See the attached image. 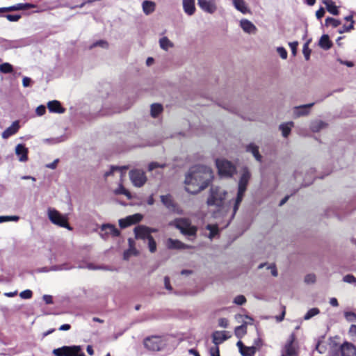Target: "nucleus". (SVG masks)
<instances>
[{
	"mask_svg": "<svg viewBox=\"0 0 356 356\" xmlns=\"http://www.w3.org/2000/svg\"><path fill=\"white\" fill-rule=\"evenodd\" d=\"M213 179L211 168L206 165H195L190 169L186 176L184 183L186 191L196 194L205 189Z\"/></svg>",
	"mask_w": 356,
	"mask_h": 356,
	"instance_id": "nucleus-1",
	"label": "nucleus"
},
{
	"mask_svg": "<svg viewBox=\"0 0 356 356\" xmlns=\"http://www.w3.org/2000/svg\"><path fill=\"white\" fill-rule=\"evenodd\" d=\"M172 225L188 239L194 240L195 238L197 228L196 226L191 225L189 219L185 218H177L172 222Z\"/></svg>",
	"mask_w": 356,
	"mask_h": 356,
	"instance_id": "nucleus-2",
	"label": "nucleus"
},
{
	"mask_svg": "<svg viewBox=\"0 0 356 356\" xmlns=\"http://www.w3.org/2000/svg\"><path fill=\"white\" fill-rule=\"evenodd\" d=\"M250 179V172L248 171L247 168H243V173H242L241 178L239 179V181H238L237 196L235 200V202H234V208H233L234 212H233L232 216H234L235 215L237 210L238 209L239 205L243 198L244 193L246 191L247 186H248Z\"/></svg>",
	"mask_w": 356,
	"mask_h": 356,
	"instance_id": "nucleus-3",
	"label": "nucleus"
},
{
	"mask_svg": "<svg viewBox=\"0 0 356 356\" xmlns=\"http://www.w3.org/2000/svg\"><path fill=\"white\" fill-rule=\"evenodd\" d=\"M227 191L219 186H211L207 204L209 207H221L225 202Z\"/></svg>",
	"mask_w": 356,
	"mask_h": 356,
	"instance_id": "nucleus-4",
	"label": "nucleus"
},
{
	"mask_svg": "<svg viewBox=\"0 0 356 356\" xmlns=\"http://www.w3.org/2000/svg\"><path fill=\"white\" fill-rule=\"evenodd\" d=\"M216 165L221 177H231L236 172V167L227 160L218 159Z\"/></svg>",
	"mask_w": 356,
	"mask_h": 356,
	"instance_id": "nucleus-5",
	"label": "nucleus"
},
{
	"mask_svg": "<svg viewBox=\"0 0 356 356\" xmlns=\"http://www.w3.org/2000/svg\"><path fill=\"white\" fill-rule=\"evenodd\" d=\"M48 217L53 224L61 227L67 228L69 230L72 229L67 222V218L60 213L55 209L49 208L48 209Z\"/></svg>",
	"mask_w": 356,
	"mask_h": 356,
	"instance_id": "nucleus-6",
	"label": "nucleus"
},
{
	"mask_svg": "<svg viewBox=\"0 0 356 356\" xmlns=\"http://www.w3.org/2000/svg\"><path fill=\"white\" fill-rule=\"evenodd\" d=\"M144 346L150 350L159 351L165 346V341L161 336H152L145 339Z\"/></svg>",
	"mask_w": 356,
	"mask_h": 356,
	"instance_id": "nucleus-7",
	"label": "nucleus"
},
{
	"mask_svg": "<svg viewBox=\"0 0 356 356\" xmlns=\"http://www.w3.org/2000/svg\"><path fill=\"white\" fill-rule=\"evenodd\" d=\"M129 177L131 182L136 187L143 186L147 181L145 172L140 170H131L129 172Z\"/></svg>",
	"mask_w": 356,
	"mask_h": 356,
	"instance_id": "nucleus-8",
	"label": "nucleus"
},
{
	"mask_svg": "<svg viewBox=\"0 0 356 356\" xmlns=\"http://www.w3.org/2000/svg\"><path fill=\"white\" fill-rule=\"evenodd\" d=\"M143 219V216L140 213H136L129 216L125 218L119 220V225L121 228H126L131 225L139 222Z\"/></svg>",
	"mask_w": 356,
	"mask_h": 356,
	"instance_id": "nucleus-9",
	"label": "nucleus"
},
{
	"mask_svg": "<svg viewBox=\"0 0 356 356\" xmlns=\"http://www.w3.org/2000/svg\"><path fill=\"white\" fill-rule=\"evenodd\" d=\"M36 6H37L35 4H33V3H17L15 5L8 6V7L0 8V13L11 12V11H15V10H26V9H29V8H36Z\"/></svg>",
	"mask_w": 356,
	"mask_h": 356,
	"instance_id": "nucleus-10",
	"label": "nucleus"
},
{
	"mask_svg": "<svg viewBox=\"0 0 356 356\" xmlns=\"http://www.w3.org/2000/svg\"><path fill=\"white\" fill-rule=\"evenodd\" d=\"M101 236L102 238H106L109 235L112 236H118L120 235V231L111 224L103 225L101 227Z\"/></svg>",
	"mask_w": 356,
	"mask_h": 356,
	"instance_id": "nucleus-11",
	"label": "nucleus"
},
{
	"mask_svg": "<svg viewBox=\"0 0 356 356\" xmlns=\"http://www.w3.org/2000/svg\"><path fill=\"white\" fill-rule=\"evenodd\" d=\"M198 5L202 10L208 13H213L216 10L214 0H198Z\"/></svg>",
	"mask_w": 356,
	"mask_h": 356,
	"instance_id": "nucleus-12",
	"label": "nucleus"
},
{
	"mask_svg": "<svg viewBox=\"0 0 356 356\" xmlns=\"http://www.w3.org/2000/svg\"><path fill=\"white\" fill-rule=\"evenodd\" d=\"M341 356H356V347L351 343L344 342L340 346Z\"/></svg>",
	"mask_w": 356,
	"mask_h": 356,
	"instance_id": "nucleus-13",
	"label": "nucleus"
},
{
	"mask_svg": "<svg viewBox=\"0 0 356 356\" xmlns=\"http://www.w3.org/2000/svg\"><path fill=\"white\" fill-rule=\"evenodd\" d=\"M134 233L137 238L149 239L150 234V228L145 226H138L135 227Z\"/></svg>",
	"mask_w": 356,
	"mask_h": 356,
	"instance_id": "nucleus-14",
	"label": "nucleus"
},
{
	"mask_svg": "<svg viewBox=\"0 0 356 356\" xmlns=\"http://www.w3.org/2000/svg\"><path fill=\"white\" fill-rule=\"evenodd\" d=\"M166 246L169 249H188L191 248L192 247L188 245H186L181 241L177 240V239H172V238H168L166 242Z\"/></svg>",
	"mask_w": 356,
	"mask_h": 356,
	"instance_id": "nucleus-15",
	"label": "nucleus"
},
{
	"mask_svg": "<svg viewBox=\"0 0 356 356\" xmlns=\"http://www.w3.org/2000/svg\"><path fill=\"white\" fill-rule=\"evenodd\" d=\"M28 148L23 144H18L15 147V154L21 162H26L28 160Z\"/></svg>",
	"mask_w": 356,
	"mask_h": 356,
	"instance_id": "nucleus-16",
	"label": "nucleus"
},
{
	"mask_svg": "<svg viewBox=\"0 0 356 356\" xmlns=\"http://www.w3.org/2000/svg\"><path fill=\"white\" fill-rule=\"evenodd\" d=\"M19 129V122L17 120H16V121L13 122L9 127L3 131L1 136L3 138L7 139L9 137H10L11 136L15 134L18 131Z\"/></svg>",
	"mask_w": 356,
	"mask_h": 356,
	"instance_id": "nucleus-17",
	"label": "nucleus"
},
{
	"mask_svg": "<svg viewBox=\"0 0 356 356\" xmlns=\"http://www.w3.org/2000/svg\"><path fill=\"white\" fill-rule=\"evenodd\" d=\"M229 337L227 336V332L226 331H215L212 334L213 343L218 346L225 341H226Z\"/></svg>",
	"mask_w": 356,
	"mask_h": 356,
	"instance_id": "nucleus-18",
	"label": "nucleus"
},
{
	"mask_svg": "<svg viewBox=\"0 0 356 356\" xmlns=\"http://www.w3.org/2000/svg\"><path fill=\"white\" fill-rule=\"evenodd\" d=\"M47 108L50 113H63L65 111V108L57 100L49 101L47 103Z\"/></svg>",
	"mask_w": 356,
	"mask_h": 356,
	"instance_id": "nucleus-19",
	"label": "nucleus"
},
{
	"mask_svg": "<svg viewBox=\"0 0 356 356\" xmlns=\"http://www.w3.org/2000/svg\"><path fill=\"white\" fill-rule=\"evenodd\" d=\"M241 29L247 33H255L257 31V27L250 20L243 19L240 22Z\"/></svg>",
	"mask_w": 356,
	"mask_h": 356,
	"instance_id": "nucleus-20",
	"label": "nucleus"
},
{
	"mask_svg": "<svg viewBox=\"0 0 356 356\" xmlns=\"http://www.w3.org/2000/svg\"><path fill=\"white\" fill-rule=\"evenodd\" d=\"M314 104L311 103L305 105H301L294 108L293 114L296 117H300L309 113L310 108Z\"/></svg>",
	"mask_w": 356,
	"mask_h": 356,
	"instance_id": "nucleus-21",
	"label": "nucleus"
},
{
	"mask_svg": "<svg viewBox=\"0 0 356 356\" xmlns=\"http://www.w3.org/2000/svg\"><path fill=\"white\" fill-rule=\"evenodd\" d=\"M234 8L243 14L250 13L246 2L244 0H232Z\"/></svg>",
	"mask_w": 356,
	"mask_h": 356,
	"instance_id": "nucleus-22",
	"label": "nucleus"
},
{
	"mask_svg": "<svg viewBox=\"0 0 356 356\" xmlns=\"http://www.w3.org/2000/svg\"><path fill=\"white\" fill-rule=\"evenodd\" d=\"M281 356H297V351L293 345V341L287 342L282 350Z\"/></svg>",
	"mask_w": 356,
	"mask_h": 356,
	"instance_id": "nucleus-23",
	"label": "nucleus"
},
{
	"mask_svg": "<svg viewBox=\"0 0 356 356\" xmlns=\"http://www.w3.org/2000/svg\"><path fill=\"white\" fill-rule=\"evenodd\" d=\"M161 200L162 203L165 206L167 209L170 211H175L176 209V204L170 195H165L161 196Z\"/></svg>",
	"mask_w": 356,
	"mask_h": 356,
	"instance_id": "nucleus-24",
	"label": "nucleus"
},
{
	"mask_svg": "<svg viewBox=\"0 0 356 356\" xmlns=\"http://www.w3.org/2000/svg\"><path fill=\"white\" fill-rule=\"evenodd\" d=\"M183 8L188 15H192L195 11V0H183Z\"/></svg>",
	"mask_w": 356,
	"mask_h": 356,
	"instance_id": "nucleus-25",
	"label": "nucleus"
},
{
	"mask_svg": "<svg viewBox=\"0 0 356 356\" xmlns=\"http://www.w3.org/2000/svg\"><path fill=\"white\" fill-rule=\"evenodd\" d=\"M323 3L325 5L326 9L330 13L334 15H339L338 8L332 0H323Z\"/></svg>",
	"mask_w": 356,
	"mask_h": 356,
	"instance_id": "nucleus-26",
	"label": "nucleus"
},
{
	"mask_svg": "<svg viewBox=\"0 0 356 356\" xmlns=\"http://www.w3.org/2000/svg\"><path fill=\"white\" fill-rule=\"evenodd\" d=\"M155 3L149 0L144 1L142 4L143 10L146 15L152 13L155 10Z\"/></svg>",
	"mask_w": 356,
	"mask_h": 356,
	"instance_id": "nucleus-27",
	"label": "nucleus"
},
{
	"mask_svg": "<svg viewBox=\"0 0 356 356\" xmlns=\"http://www.w3.org/2000/svg\"><path fill=\"white\" fill-rule=\"evenodd\" d=\"M258 149V147L253 143H250L246 147V151L251 152L256 160L260 162L261 161V156L260 155Z\"/></svg>",
	"mask_w": 356,
	"mask_h": 356,
	"instance_id": "nucleus-28",
	"label": "nucleus"
},
{
	"mask_svg": "<svg viewBox=\"0 0 356 356\" xmlns=\"http://www.w3.org/2000/svg\"><path fill=\"white\" fill-rule=\"evenodd\" d=\"M318 44L319 46L325 50L330 49L332 45V43L327 35H323L320 38Z\"/></svg>",
	"mask_w": 356,
	"mask_h": 356,
	"instance_id": "nucleus-29",
	"label": "nucleus"
},
{
	"mask_svg": "<svg viewBox=\"0 0 356 356\" xmlns=\"http://www.w3.org/2000/svg\"><path fill=\"white\" fill-rule=\"evenodd\" d=\"M72 349V346H63L59 348L54 349L53 353L56 356H69Z\"/></svg>",
	"mask_w": 356,
	"mask_h": 356,
	"instance_id": "nucleus-30",
	"label": "nucleus"
},
{
	"mask_svg": "<svg viewBox=\"0 0 356 356\" xmlns=\"http://www.w3.org/2000/svg\"><path fill=\"white\" fill-rule=\"evenodd\" d=\"M293 126V122H288L280 125V129L282 131V136L286 138L291 133V128Z\"/></svg>",
	"mask_w": 356,
	"mask_h": 356,
	"instance_id": "nucleus-31",
	"label": "nucleus"
},
{
	"mask_svg": "<svg viewBox=\"0 0 356 356\" xmlns=\"http://www.w3.org/2000/svg\"><path fill=\"white\" fill-rule=\"evenodd\" d=\"M314 177H315L314 170L311 168L309 170V172L307 174V175L304 178L302 186H306L310 185L313 182Z\"/></svg>",
	"mask_w": 356,
	"mask_h": 356,
	"instance_id": "nucleus-32",
	"label": "nucleus"
},
{
	"mask_svg": "<svg viewBox=\"0 0 356 356\" xmlns=\"http://www.w3.org/2000/svg\"><path fill=\"white\" fill-rule=\"evenodd\" d=\"M127 169V166H121V167L113 166V165L111 166L110 170H108L104 173V177H108V176L113 174L114 172H115V171L120 172V176H122L123 174V172L125 171Z\"/></svg>",
	"mask_w": 356,
	"mask_h": 356,
	"instance_id": "nucleus-33",
	"label": "nucleus"
},
{
	"mask_svg": "<svg viewBox=\"0 0 356 356\" xmlns=\"http://www.w3.org/2000/svg\"><path fill=\"white\" fill-rule=\"evenodd\" d=\"M159 44L161 48L165 51L173 47V43L167 37L161 38L159 40Z\"/></svg>",
	"mask_w": 356,
	"mask_h": 356,
	"instance_id": "nucleus-34",
	"label": "nucleus"
},
{
	"mask_svg": "<svg viewBox=\"0 0 356 356\" xmlns=\"http://www.w3.org/2000/svg\"><path fill=\"white\" fill-rule=\"evenodd\" d=\"M206 229L210 232L208 236V237L210 239H212L217 234H218L219 229H218V227L217 225H210V224H209V225H207L206 226Z\"/></svg>",
	"mask_w": 356,
	"mask_h": 356,
	"instance_id": "nucleus-35",
	"label": "nucleus"
},
{
	"mask_svg": "<svg viewBox=\"0 0 356 356\" xmlns=\"http://www.w3.org/2000/svg\"><path fill=\"white\" fill-rule=\"evenodd\" d=\"M163 111V106L160 104H153L151 106V115L156 118Z\"/></svg>",
	"mask_w": 356,
	"mask_h": 356,
	"instance_id": "nucleus-36",
	"label": "nucleus"
},
{
	"mask_svg": "<svg viewBox=\"0 0 356 356\" xmlns=\"http://www.w3.org/2000/svg\"><path fill=\"white\" fill-rule=\"evenodd\" d=\"M247 332L246 323L237 326L234 330V333L236 337L242 338Z\"/></svg>",
	"mask_w": 356,
	"mask_h": 356,
	"instance_id": "nucleus-37",
	"label": "nucleus"
},
{
	"mask_svg": "<svg viewBox=\"0 0 356 356\" xmlns=\"http://www.w3.org/2000/svg\"><path fill=\"white\" fill-rule=\"evenodd\" d=\"M326 126L323 121H315L311 124L310 128L313 132H318Z\"/></svg>",
	"mask_w": 356,
	"mask_h": 356,
	"instance_id": "nucleus-38",
	"label": "nucleus"
},
{
	"mask_svg": "<svg viewBox=\"0 0 356 356\" xmlns=\"http://www.w3.org/2000/svg\"><path fill=\"white\" fill-rule=\"evenodd\" d=\"M80 268H88L89 270H107L108 268L103 266H96L92 263L81 264L78 266Z\"/></svg>",
	"mask_w": 356,
	"mask_h": 356,
	"instance_id": "nucleus-39",
	"label": "nucleus"
},
{
	"mask_svg": "<svg viewBox=\"0 0 356 356\" xmlns=\"http://www.w3.org/2000/svg\"><path fill=\"white\" fill-rule=\"evenodd\" d=\"M320 313L319 309L316 307L312 308L308 310V312L304 316V320L308 321L312 317L318 315Z\"/></svg>",
	"mask_w": 356,
	"mask_h": 356,
	"instance_id": "nucleus-40",
	"label": "nucleus"
},
{
	"mask_svg": "<svg viewBox=\"0 0 356 356\" xmlns=\"http://www.w3.org/2000/svg\"><path fill=\"white\" fill-rule=\"evenodd\" d=\"M13 67L9 63H3L0 65V72L4 74L12 73Z\"/></svg>",
	"mask_w": 356,
	"mask_h": 356,
	"instance_id": "nucleus-41",
	"label": "nucleus"
},
{
	"mask_svg": "<svg viewBox=\"0 0 356 356\" xmlns=\"http://www.w3.org/2000/svg\"><path fill=\"white\" fill-rule=\"evenodd\" d=\"M325 24L327 26H332L333 28H336L341 24V21L332 17H327L325 19Z\"/></svg>",
	"mask_w": 356,
	"mask_h": 356,
	"instance_id": "nucleus-42",
	"label": "nucleus"
},
{
	"mask_svg": "<svg viewBox=\"0 0 356 356\" xmlns=\"http://www.w3.org/2000/svg\"><path fill=\"white\" fill-rule=\"evenodd\" d=\"M256 353V348L254 346L251 347H245L243 351H241V355L243 356H254Z\"/></svg>",
	"mask_w": 356,
	"mask_h": 356,
	"instance_id": "nucleus-43",
	"label": "nucleus"
},
{
	"mask_svg": "<svg viewBox=\"0 0 356 356\" xmlns=\"http://www.w3.org/2000/svg\"><path fill=\"white\" fill-rule=\"evenodd\" d=\"M115 194H123L127 197L128 199L131 198V193L123 187L122 185H120L119 187L115 191Z\"/></svg>",
	"mask_w": 356,
	"mask_h": 356,
	"instance_id": "nucleus-44",
	"label": "nucleus"
},
{
	"mask_svg": "<svg viewBox=\"0 0 356 356\" xmlns=\"http://www.w3.org/2000/svg\"><path fill=\"white\" fill-rule=\"evenodd\" d=\"M81 347L78 346H72V349L71 350L69 356H86L84 353H80Z\"/></svg>",
	"mask_w": 356,
	"mask_h": 356,
	"instance_id": "nucleus-45",
	"label": "nucleus"
},
{
	"mask_svg": "<svg viewBox=\"0 0 356 356\" xmlns=\"http://www.w3.org/2000/svg\"><path fill=\"white\" fill-rule=\"evenodd\" d=\"M309 41L307 42L304 45L302 48V53L304 54L305 58L306 60H309L310 58V54H311V49L309 47Z\"/></svg>",
	"mask_w": 356,
	"mask_h": 356,
	"instance_id": "nucleus-46",
	"label": "nucleus"
},
{
	"mask_svg": "<svg viewBox=\"0 0 356 356\" xmlns=\"http://www.w3.org/2000/svg\"><path fill=\"white\" fill-rule=\"evenodd\" d=\"M19 218L17 216H0V223L10 220L17 221Z\"/></svg>",
	"mask_w": 356,
	"mask_h": 356,
	"instance_id": "nucleus-47",
	"label": "nucleus"
},
{
	"mask_svg": "<svg viewBox=\"0 0 356 356\" xmlns=\"http://www.w3.org/2000/svg\"><path fill=\"white\" fill-rule=\"evenodd\" d=\"M148 241V248L151 252H154L156 250V243L153 236H149Z\"/></svg>",
	"mask_w": 356,
	"mask_h": 356,
	"instance_id": "nucleus-48",
	"label": "nucleus"
},
{
	"mask_svg": "<svg viewBox=\"0 0 356 356\" xmlns=\"http://www.w3.org/2000/svg\"><path fill=\"white\" fill-rule=\"evenodd\" d=\"M1 16L6 17L10 22H17L21 18V15L19 14H7Z\"/></svg>",
	"mask_w": 356,
	"mask_h": 356,
	"instance_id": "nucleus-49",
	"label": "nucleus"
},
{
	"mask_svg": "<svg viewBox=\"0 0 356 356\" xmlns=\"http://www.w3.org/2000/svg\"><path fill=\"white\" fill-rule=\"evenodd\" d=\"M246 302V298L243 295H238L234 299V302L238 305H242Z\"/></svg>",
	"mask_w": 356,
	"mask_h": 356,
	"instance_id": "nucleus-50",
	"label": "nucleus"
},
{
	"mask_svg": "<svg viewBox=\"0 0 356 356\" xmlns=\"http://www.w3.org/2000/svg\"><path fill=\"white\" fill-rule=\"evenodd\" d=\"M343 282L349 284H356V277L353 275H346L343 277Z\"/></svg>",
	"mask_w": 356,
	"mask_h": 356,
	"instance_id": "nucleus-51",
	"label": "nucleus"
},
{
	"mask_svg": "<svg viewBox=\"0 0 356 356\" xmlns=\"http://www.w3.org/2000/svg\"><path fill=\"white\" fill-rule=\"evenodd\" d=\"M32 296L33 292L29 289L24 290L19 293V296L22 299H30Z\"/></svg>",
	"mask_w": 356,
	"mask_h": 356,
	"instance_id": "nucleus-52",
	"label": "nucleus"
},
{
	"mask_svg": "<svg viewBox=\"0 0 356 356\" xmlns=\"http://www.w3.org/2000/svg\"><path fill=\"white\" fill-rule=\"evenodd\" d=\"M165 166V163H163V164H160L157 162H152L149 164L148 165V170L149 171H152L154 170V169H156V168H163Z\"/></svg>",
	"mask_w": 356,
	"mask_h": 356,
	"instance_id": "nucleus-53",
	"label": "nucleus"
},
{
	"mask_svg": "<svg viewBox=\"0 0 356 356\" xmlns=\"http://www.w3.org/2000/svg\"><path fill=\"white\" fill-rule=\"evenodd\" d=\"M277 51L282 59H286L287 58V51L284 47H277Z\"/></svg>",
	"mask_w": 356,
	"mask_h": 356,
	"instance_id": "nucleus-54",
	"label": "nucleus"
},
{
	"mask_svg": "<svg viewBox=\"0 0 356 356\" xmlns=\"http://www.w3.org/2000/svg\"><path fill=\"white\" fill-rule=\"evenodd\" d=\"M72 266H68L67 264H64L60 266H55L51 268L52 270H69L71 269Z\"/></svg>",
	"mask_w": 356,
	"mask_h": 356,
	"instance_id": "nucleus-55",
	"label": "nucleus"
},
{
	"mask_svg": "<svg viewBox=\"0 0 356 356\" xmlns=\"http://www.w3.org/2000/svg\"><path fill=\"white\" fill-rule=\"evenodd\" d=\"M102 47L103 48H107L108 47V43L105 40H99V41H97L96 42H95L91 47L90 48H92V47Z\"/></svg>",
	"mask_w": 356,
	"mask_h": 356,
	"instance_id": "nucleus-56",
	"label": "nucleus"
},
{
	"mask_svg": "<svg viewBox=\"0 0 356 356\" xmlns=\"http://www.w3.org/2000/svg\"><path fill=\"white\" fill-rule=\"evenodd\" d=\"M353 23H354V22H352V23H350V25H348V26H346V25L343 26L342 29L339 30V32L340 33H343L345 32L350 31V30H352L353 29Z\"/></svg>",
	"mask_w": 356,
	"mask_h": 356,
	"instance_id": "nucleus-57",
	"label": "nucleus"
},
{
	"mask_svg": "<svg viewBox=\"0 0 356 356\" xmlns=\"http://www.w3.org/2000/svg\"><path fill=\"white\" fill-rule=\"evenodd\" d=\"M210 355L211 356H220V351L218 346L215 345L214 347H211L210 348Z\"/></svg>",
	"mask_w": 356,
	"mask_h": 356,
	"instance_id": "nucleus-58",
	"label": "nucleus"
},
{
	"mask_svg": "<svg viewBox=\"0 0 356 356\" xmlns=\"http://www.w3.org/2000/svg\"><path fill=\"white\" fill-rule=\"evenodd\" d=\"M47 140L51 143V144L59 143L65 140V136H62L54 138L47 139Z\"/></svg>",
	"mask_w": 356,
	"mask_h": 356,
	"instance_id": "nucleus-59",
	"label": "nucleus"
},
{
	"mask_svg": "<svg viewBox=\"0 0 356 356\" xmlns=\"http://www.w3.org/2000/svg\"><path fill=\"white\" fill-rule=\"evenodd\" d=\"M35 112L38 116H42L46 112V107L43 105H40L36 108Z\"/></svg>",
	"mask_w": 356,
	"mask_h": 356,
	"instance_id": "nucleus-60",
	"label": "nucleus"
},
{
	"mask_svg": "<svg viewBox=\"0 0 356 356\" xmlns=\"http://www.w3.org/2000/svg\"><path fill=\"white\" fill-rule=\"evenodd\" d=\"M229 325L228 320L225 318H220L218 320V325L221 327L226 328Z\"/></svg>",
	"mask_w": 356,
	"mask_h": 356,
	"instance_id": "nucleus-61",
	"label": "nucleus"
},
{
	"mask_svg": "<svg viewBox=\"0 0 356 356\" xmlns=\"http://www.w3.org/2000/svg\"><path fill=\"white\" fill-rule=\"evenodd\" d=\"M305 282L308 284L314 283L316 281V276L314 274H309L305 278Z\"/></svg>",
	"mask_w": 356,
	"mask_h": 356,
	"instance_id": "nucleus-62",
	"label": "nucleus"
},
{
	"mask_svg": "<svg viewBox=\"0 0 356 356\" xmlns=\"http://www.w3.org/2000/svg\"><path fill=\"white\" fill-rule=\"evenodd\" d=\"M32 82L31 79L27 76H24L22 79V85L25 88L31 86Z\"/></svg>",
	"mask_w": 356,
	"mask_h": 356,
	"instance_id": "nucleus-63",
	"label": "nucleus"
},
{
	"mask_svg": "<svg viewBox=\"0 0 356 356\" xmlns=\"http://www.w3.org/2000/svg\"><path fill=\"white\" fill-rule=\"evenodd\" d=\"M289 44L291 49V52H292L293 55L295 56L296 54L297 47L298 45V42H290Z\"/></svg>",
	"mask_w": 356,
	"mask_h": 356,
	"instance_id": "nucleus-64",
	"label": "nucleus"
}]
</instances>
